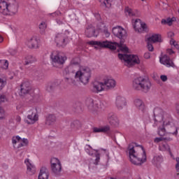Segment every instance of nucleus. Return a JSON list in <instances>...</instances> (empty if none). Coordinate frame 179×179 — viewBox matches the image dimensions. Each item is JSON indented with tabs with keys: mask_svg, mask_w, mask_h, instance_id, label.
<instances>
[{
	"mask_svg": "<svg viewBox=\"0 0 179 179\" xmlns=\"http://www.w3.org/2000/svg\"><path fill=\"white\" fill-rule=\"evenodd\" d=\"M154 114L155 115L154 127H157V134L159 136H177L178 135V127L170 115L159 108L154 110Z\"/></svg>",
	"mask_w": 179,
	"mask_h": 179,
	"instance_id": "f257e3e1",
	"label": "nucleus"
},
{
	"mask_svg": "<svg viewBox=\"0 0 179 179\" xmlns=\"http://www.w3.org/2000/svg\"><path fill=\"white\" fill-rule=\"evenodd\" d=\"M112 34L115 37H117V38H120V40H122L120 43L115 42L113 43L108 41H88L87 44L92 45L94 48H109L110 50H116L117 47L119 52H129V49L127 47V45L124 44V41H122V40H125L128 36L127 30L124 29V27L117 25L112 28Z\"/></svg>",
	"mask_w": 179,
	"mask_h": 179,
	"instance_id": "f03ea898",
	"label": "nucleus"
},
{
	"mask_svg": "<svg viewBox=\"0 0 179 179\" xmlns=\"http://www.w3.org/2000/svg\"><path fill=\"white\" fill-rule=\"evenodd\" d=\"M130 162L133 164L138 166L143 164L146 162V152L142 145H135L131 144L128 148Z\"/></svg>",
	"mask_w": 179,
	"mask_h": 179,
	"instance_id": "7ed1b4c3",
	"label": "nucleus"
},
{
	"mask_svg": "<svg viewBox=\"0 0 179 179\" xmlns=\"http://www.w3.org/2000/svg\"><path fill=\"white\" fill-rule=\"evenodd\" d=\"M19 9L17 2L13 0H1L0 1V13L3 15H16Z\"/></svg>",
	"mask_w": 179,
	"mask_h": 179,
	"instance_id": "20e7f679",
	"label": "nucleus"
},
{
	"mask_svg": "<svg viewBox=\"0 0 179 179\" xmlns=\"http://www.w3.org/2000/svg\"><path fill=\"white\" fill-rule=\"evenodd\" d=\"M74 78L83 85H87L92 79V69L87 66H80L76 72Z\"/></svg>",
	"mask_w": 179,
	"mask_h": 179,
	"instance_id": "39448f33",
	"label": "nucleus"
},
{
	"mask_svg": "<svg viewBox=\"0 0 179 179\" xmlns=\"http://www.w3.org/2000/svg\"><path fill=\"white\" fill-rule=\"evenodd\" d=\"M118 58L126 66H134L141 64V59L136 55H129L127 53H119Z\"/></svg>",
	"mask_w": 179,
	"mask_h": 179,
	"instance_id": "423d86ee",
	"label": "nucleus"
},
{
	"mask_svg": "<svg viewBox=\"0 0 179 179\" xmlns=\"http://www.w3.org/2000/svg\"><path fill=\"white\" fill-rule=\"evenodd\" d=\"M132 86L136 90L149 92L150 87H152V83L149 80L143 77H138L133 80Z\"/></svg>",
	"mask_w": 179,
	"mask_h": 179,
	"instance_id": "0eeeda50",
	"label": "nucleus"
},
{
	"mask_svg": "<svg viewBox=\"0 0 179 179\" xmlns=\"http://www.w3.org/2000/svg\"><path fill=\"white\" fill-rule=\"evenodd\" d=\"M85 106L91 111H100L104 109V103L101 101L93 98L86 99Z\"/></svg>",
	"mask_w": 179,
	"mask_h": 179,
	"instance_id": "6e6552de",
	"label": "nucleus"
},
{
	"mask_svg": "<svg viewBox=\"0 0 179 179\" xmlns=\"http://www.w3.org/2000/svg\"><path fill=\"white\" fill-rule=\"evenodd\" d=\"M11 143L15 150H20L21 148L29 145V140L20 136H14L11 138Z\"/></svg>",
	"mask_w": 179,
	"mask_h": 179,
	"instance_id": "1a4fd4ad",
	"label": "nucleus"
},
{
	"mask_svg": "<svg viewBox=\"0 0 179 179\" xmlns=\"http://www.w3.org/2000/svg\"><path fill=\"white\" fill-rule=\"evenodd\" d=\"M50 59L52 64H58L59 65H64V63L66 62L68 57L63 52L58 51H53L50 54Z\"/></svg>",
	"mask_w": 179,
	"mask_h": 179,
	"instance_id": "9d476101",
	"label": "nucleus"
},
{
	"mask_svg": "<svg viewBox=\"0 0 179 179\" xmlns=\"http://www.w3.org/2000/svg\"><path fill=\"white\" fill-rule=\"evenodd\" d=\"M37 121H38V111L37 110V108H31L28 111L25 122L29 125H33V124H36Z\"/></svg>",
	"mask_w": 179,
	"mask_h": 179,
	"instance_id": "9b49d317",
	"label": "nucleus"
},
{
	"mask_svg": "<svg viewBox=\"0 0 179 179\" xmlns=\"http://www.w3.org/2000/svg\"><path fill=\"white\" fill-rule=\"evenodd\" d=\"M131 24L135 30L138 33H143V31H148L149 28L146 23L142 22L140 19H133L131 20Z\"/></svg>",
	"mask_w": 179,
	"mask_h": 179,
	"instance_id": "f8f14e48",
	"label": "nucleus"
},
{
	"mask_svg": "<svg viewBox=\"0 0 179 179\" xmlns=\"http://www.w3.org/2000/svg\"><path fill=\"white\" fill-rule=\"evenodd\" d=\"M68 36H69V31L66 30L64 34H57L55 36V41L60 47L65 46L68 44Z\"/></svg>",
	"mask_w": 179,
	"mask_h": 179,
	"instance_id": "ddd939ff",
	"label": "nucleus"
},
{
	"mask_svg": "<svg viewBox=\"0 0 179 179\" xmlns=\"http://www.w3.org/2000/svg\"><path fill=\"white\" fill-rule=\"evenodd\" d=\"M50 167L52 173L56 176H58L62 170V165L61 164V161L58 158L52 157L50 159Z\"/></svg>",
	"mask_w": 179,
	"mask_h": 179,
	"instance_id": "4468645a",
	"label": "nucleus"
},
{
	"mask_svg": "<svg viewBox=\"0 0 179 179\" xmlns=\"http://www.w3.org/2000/svg\"><path fill=\"white\" fill-rule=\"evenodd\" d=\"M25 44L28 48L37 50L40 48V38L37 36H32L27 40Z\"/></svg>",
	"mask_w": 179,
	"mask_h": 179,
	"instance_id": "2eb2a0df",
	"label": "nucleus"
},
{
	"mask_svg": "<svg viewBox=\"0 0 179 179\" xmlns=\"http://www.w3.org/2000/svg\"><path fill=\"white\" fill-rule=\"evenodd\" d=\"M103 85L105 86L106 89L108 90H111V89H114L115 86H117V81L110 76H106L103 79Z\"/></svg>",
	"mask_w": 179,
	"mask_h": 179,
	"instance_id": "dca6fc26",
	"label": "nucleus"
},
{
	"mask_svg": "<svg viewBox=\"0 0 179 179\" xmlns=\"http://www.w3.org/2000/svg\"><path fill=\"white\" fill-rule=\"evenodd\" d=\"M85 152L87 155H90V156H95V162L94 164L95 165L99 164V162H100V153H99L98 150H94L90 145H86Z\"/></svg>",
	"mask_w": 179,
	"mask_h": 179,
	"instance_id": "f3484780",
	"label": "nucleus"
},
{
	"mask_svg": "<svg viewBox=\"0 0 179 179\" xmlns=\"http://www.w3.org/2000/svg\"><path fill=\"white\" fill-rule=\"evenodd\" d=\"M85 33L87 37H97L100 31H99V29H97V25L96 29L92 24H90L86 27Z\"/></svg>",
	"mask_w": 179,
	"mask_h": 179,
	"instance_id": "a211bd4d",
	"label": "nucleus"
},
{
	"mask_svg": "<svg viewBox=\"0 0 179 179\" xmlns=\"http://www.w3.org/2000/svg\"><path fill=\"white\" fill-rule=\"evenodd\" d=\"M24 164L27 166V174L29 176H34L36 174V166L33 164V162L29 158L25 159Z\"/></svg>",
	"mask_w": 179,
	"mask_h": 179,
	"instance_id": "6ab92c4d",
	"label": "nucleus"
},
{
	"mask_svg": "<svg viewBox=\"0 0 179 179\" xmlns=\"http://www.w3.org/2000/svg\"><path fill=\"white\" fill-rule=\"evenodd\" d=\"M31 92V84L29 82H23L20 85V96H24V94H29Z\"/></svg>",
	"mask_w": 179,
	"mask_h": 179,
	"instance_id": "aec40b11",
	"label": "nucleus"
},
{
	"mask_svg": "<svg viewBox=\"0 0 179 179\" xmlns=\"http://www.w3.org/2000/svg\"><path fill=\"white\" fill-rule=\"evenodd\" d=\"M115 106L118 110H122L127 107V99L125 97L119 95L115 99Z\"/></svg>",
	"mask_w": 179,
	"mask_h": 179,
	"instance_id": "412c9836",
	"label": "nucleus"
},
{
	"mask_svg": "<svg viewBox=\"0 0 179 179\" xmlns=\"http://www.w3.org/2000/svg\"><path fill=\"white\" fill-rule=\"evenodd\" d=\"M106 87L104 86L103 82H99L98 80H94L92 83V90L95 93H100V92H104Z\"/></svg>",
	"mask_w": 179,
	"mask_h": 179,
	"instance_id": "4be33fe9",
	"label": "nucleus"
},
{
	"mask_svg": "<svg viewBox=\"0 0 179 179\" xmlns=\"http://www.w3.org/2000/svg\"><path fill=\"white\" fill-rule=\"evenodd\" d=\"M164 162V157L162 155H156L154 156L152 159V164L157 167V169H160L162 167V164Z\"/></svg>",
	"mask_w": 179,
	"mask_h": 179,
	"instance_id": "5701e85b",
	"label": "nucleus"
},
{
	"mask_svg": "<svg viewBox=\"0 0 179 179\" xmlns=\"http://www.w3.org/2000/svg\"><path fill=\"white\" fill-rule=\"evenodd\" d=\"M97 29H99V31L100 33H103V36L105 37L108 38L111 34H110V31H108V27L104 22H99L97 23Z\"/></svg>",
	"mask_w": 179,
	"mask_h": 179,
	"instance_id": "b1692460",
	"label": "nucleus"
},
{
	"mask_svg": "<svg viewBox=\"0 0 179 179\" xmlns=\"http://www.w3.org/2000/svg\"><path fill=\"white\" fill-rule=\"evenodd\" d=\"M160 63L162 64V65H164L167 68L174 66V63L171 59H170V57H169L167 55H164L159 59Z\"/></svg>",
	"mask_w": 179,
	"mask_h": 179,
	"instance_id": "393cba45",
	"label": "nucleus"
},
{
	"mask_svg": "<svg viewBox=\"0 0 179 179\" xmlns=\"http://www.w3.org/2000/svg\"><path fill=\"white\" fill-rule=\"evenodd\" d=\"M134 106L141 113H146L147 109L146 106H145V103L143 101L140 99H136L134 101Z\"/></svg>",
	"mask_w": 179,
	"mask_h": 179,
	"instance_id": "a878e982",
	"label": "nucleus"
},
{
	"mask_svg": "<svg viewBox=\"0 0 179 179\" xmlns=\"http://www.w3.org/2000/svg\"><path fill=\"white\" fill-rule=\"evenodd\" d=\"M147 41L148 43H162L163 39L162 38V35L159 34H152L147 38Z\"/></svg>",
	"mask_w": 179,
	"mask_h": 179,
	"instance_id": "bb28decb",
	"label": "nucleus"
},
{
	"mask_svg": "<svg viewBox=\"0 0 179 179\" xmlns=\"http://www.w3.org/2000/svg\"><path fill=\"white\" fill-rule=\"evenodd\" d=\"M50 178V173L45 168H41L38 173V179H48Z\"/></svg>",
	"mask_w": 179,
	"mask_h": 179,
	"instance_id": "cd10ccee",
	"label": "nucleus"
},
{
	"mask_svg": "<svg viewBox=\"0 0 179 179\" xmlns=\"http://www.w3.org/2000/svg\"><path fill=\"white\" fill-rule=\"evenodd\" d=\"M177 22V17H172L166 19H163L161 22L162 24H168V26H173L174 22Z\"/></svg>",
	"mask_w": 179,
	"mask_h": 179,
	"instance_id": "c85d7f7f",
	"label": "nucleus"
},
{
	"mask_svg": "<svg viewBox=\"0 0 179 179\" xmlns=\"http://www.w3.org/2000/svg\"><path fill=\"white\" fill-rule=\"evenodd\" d=\"M159 150L162 152H169L171 157H174V155L173 153H171V151L170 150V146L168 144H163L159 145Z\"/></svg>",
	"mask_w": 179,
	"mask_h": 179,
	"instance_id": "c756f323",
	"label": "nucleus"
},
{
	"mask_svg": "<svg viewBox=\"0 0 179 179\" xmlns=\"http://www.w3.org/2000/svg\"><path fill=\"white\" fill-rule=\"evenodd\" d=\"M108 120L109 124L111 125H117L118 124V118L116 117L114 115H109L108 117Z\"/></svg>",
	"mask_w": 179,
	"mask_h": 179,
	"instance_id": "7c9ffc66",
	"label": "nucleus"
},
{
	"mask_svg": "<svg viewBox=\"0 0 179 179\" xmlns=\"http://www.w3.org/2000/svg\"><path fill=\"white\" fill-rule=\"evenodd\" d=\"M113 1L114 0H99V2H100L101 5L104 8L110 9V8H111V5H113Z\"/></svg>",
	"mask_w": 179,
	"mask_h": 179,
	"instance_id": "2f4dec72",
	"label": "nucleus"
},
{
	"mask_svg": "<svg viewBox=\"0 0 179 179\" xmlns=\"http://www.w3.org/2000/svg\"><path fill=\"white\" fill-rule=\"evenodd\" d=\"M55 121H57V117H55V115H48L46 117L45 124H47V125H51V124H54Z\"/></svg>",
	"mask_w": 179,
	"mask_h": 179,
	"instance_id": "473e14b6",
	"label": "nucleus"
},
{
	"mask_svg": "<svg viewBox=\"0 0 179 179\" xmlns=\"http://www.w3.org/2000/svg\"><path fill=\"white\" fill-rule=\"evenodd\" d=\"M80 63V59L79 57H75L71 61V65L65 69L66 72H68L69 69L72 68V65H79Z\"/></svg>",
	"mask_w": 179,
	"mask_h": 179,
	"instance_id": "72a5a7b5",
	"label": "nucleus"
},
{
	"mask_svg": "<svg viewBox=\"0 0 179 179\" xmlns=\"http://www.w3.org/2000/svg\"><path fill=\"white\" fill-rule=\"evenodd\" d=\"M0 68L6 70L9 68V62L7 59H0Z\"/></svg>",
	"mask_w": 179,
	"mask_h": 179,
	"instance_id": "f704fd0d",
	"label": "nucleus"
},
{
	"mask_svg": "<svg viewBox=\"0 0 179 179\" xmlns=\"http://www.w3.org/2000/svg\"><path fill=\"white\" fill-rule=\"evenodd\" d=\"M124 13L127 16H135V12L129 7H126L124 9Z\"/></svg>",
	"mask_w": 179,
	"mask_h": 179,
	"instance_id": "c9c22d12",
	"label": "nucleus"
},
{
	"mask_svg": "<svg viewBox=\"0 0 179 179\" xmlns=\"http://www.w3.org/2000/svg\"><path fill=\"white\" fill-rule=\"evenodd\" d=\"M5 118H6V111H5L3 108L0 106V121H3Z\"/></svg>",
	"mask_w": 179,
	"mask_h": 179,
	"instance_id": "e433bc0d",
	"label": "nucleus"
},
{
	"mask_svg": "<svg viewBox=\"0 0 179 179\" xmlns=\"http://www.w3.org/2000/svg\"><path fill=\"white\" fill-rule=\"evenodd\" d=\"M39 29L41 33H44V31L47 29V22L42 21L39 24Z\"/></svg>",
	"mask_w": 179,
	"mask_h": 179,
	"instance_id": "4c0bfd02",
	"label": "nucleus"
},
{
	"mask_svg": "<svg viewBox=\"0 0 179 179\" xmlns=\"http://www.w3.org/2000/svg\"><path fill=\"white\" fill-rule=\"evenodd\" d=\"M172 159H173V160H176V164L175 165V169H176L177 173H179V157H177L175 158L173 156V157H172Z\"/></svg>",
	"mask_w": 179,
	"mask_h": 179,
	"instance_id": "58836bf2",
	"label": "nucleus"
},
{
	"mask_svg": "<svg viewBox=\"0 0 179 179\" xmlns=\"http://www.w3.org/2000/svg\"><path fill=\"white\" fill-rule=\"evenodd\" d=\"M170 45H173V47H175V48H176V50H178V51H179V45H178V43H177V41H176V40L171 39Z\"/></svg>",
	"mask_w": 179,
	"mask_h": 179,
	"instance_id": "ea45409f",
	"label": "nucleus"
},
{
	"mask_svg": "<svg viewBox=\"0 0 179 179\" xmlns=\"http://www.w3.org/2000/svg\"><path fill=\"white\" fill-rule=\"evenodd\" d=\"M101 128L102 129V132L103 133L110 132V128L108 125L101 126Z\"/></svg>",
	"mask_w": 179,
	"mask_h": 179,
	"instance_id": "a19ab883",
	"label": "nucleus"
},
{
	"mask_svg": "<svg viewBox=\"0 0 179 179\" xmlns=\"http://www.w3.org/2000/svg\"><path fill=\"white\" fill-rule=\"evenodd\" d=\"M147 48L148 51H150V52H153V51L155 50V48H153V45H152L149 41H148Z\"/></svg>",
	"mask_w": 179,
	"mask_h": 179,
	"instance_id": "79ce46f5",
	"label": "nucleus"
},
{
	"mask_svg": "<svg viewBox=\"0 0 179 179\" xmlns=\"http://www.w3.org/2000/svg\"><path fill=\"white\" fill-rule=\"evenodd\" d=\"M5 85H6V83L2 78H0V90L3 89Z\"/></svg>",
	"mask_w": 179,
	"mask_h": 179,
	"instance_id": "37998d69",
	"label": "nucleus"
},
{
	"mask_svg": "<svg viewBox=\"0 0 179 179\" xmlns=\"http://www.w3.org/2000/svg\"><path fill=\"white\" fill-rule=\"evenodd\" d=\"M92 129H93V132H95V133L103 132L101 129V127H94Z\"/></svg>",
	"mask_w": 179,
	"mask_h": 179,
	"instance_id": "c03bdc74",
	"label": "nucleus"
},
{
	"mask_svg": "<svg viewBox=\"0 0 179 179\" xmlns=\"http://www.w3.org/2000/svg\"><path fill=\"white\" fill-rule=\"evenodd\" d=\"M143 57L145 59H150V52H146L144 53Z\"/></svg>",
	"mask_w": 179,
	"mask_h": 179,
	"instance_id": "a18cd8bd",
	"label": "nucleus"
},
{
	"mask_svg": "<svg viewBox=\"0 0 179 179\" xmlns=\"http://www.w3.org/2000/svg\"><path fill=\"white\" fill-rule=\"evenodd\" d=\"M163 141V137H157L154 139L155 143H159V142H162Z\"/></svg>",
	"mask_w": 179,
	"mask_h": 179,
	"instance_id": "49530a36",
	"label": "nucleus"
},
{
	"mask_svg": "<svg viewBox=\"0 0 179 179\" xmlns=\"http://www.w3.org/2000/svg\"><path fill=\"white\" fill-rule=\"evenodd\" d=\"M5 101H6L5 95H0V103H5Z\"/></svg>",
	"mask_w": 179,
	"mask_h": 179,
	"instance_id": "de8ad7c7",
	"label": "nucleus"
},
{
	"mask_svg": "<svg viewBox=\"0 0 179 179\" xmlns=\"http://www.w3.org/2000/svg\"><path fill=\"white\" fill-rule=\"evenodd\" d=\"M160 79H161V80H162V82H166V80H167V76L162 75L160 76Z\"/></svg>",
	"mask_w": 179,
	"mask_h": 179,
	"instance_id": "09e8293b",
	"label": "nucleus"
},
{
	"mask_svg": "<svg viewBox=\"0 0 179 179\" xmlns=\"http://www.w3.org/2000/svg\"><path fill=\"white\" fill-rule=\"evenodd\" d=\"M59 15H61V13L59 11H57L52 13V16H53V17H57V16H59Z\"/></svg>",
	"mask_w": 179,
	"mask_h": 179,
	"instance_id": "8fccbe9b",
	"label": "nucleus"
},
{
	"mask_svg": "<svg viewBox=\"0 0 179 179\" xmlns=\"http://www.w3.org/2000/svg\"><path fill=\"white\" fill-rule=\"evenodd\" d=\"M168 37H169L171 38V37H174V32H173V31L168 32Z\"/></svg>",
	"mask_w": 179,
	"mask_h": 179,
	"instance_id": "3c124183",
	"label": "nucleus"
},
{
	"mask_svg": "<svg viewBox=\"0 0 179 179\" xmlns=\"http://www.w3.org/2000/svg\"><path fill=\"white\" fill-rule=\"evenodd\" d=\"M167 53L169 54L170 55H172V54H174V52H173V49H168Z\"/></svg>",
	"mask_w": 179,
	"mask_h": 179,
	"instance_id": "603ef678",
	"label": "nucleus"
},
{
	"mask_svg": "<svg viewBox=\"0 0 179 179\" xmlns=\"http://www.w3.org/2000/svg\"><path fill=\"white\" fill-rule=\"evenodd\" d=\"M95 17H96V19H98V20H100L101 17H100V14L96 13L94 15Z\"/></svg>",
	"mask_w": 179,
	"mask_h": 179,
	"instance_id": "864d4df0",
	"label": "nucleus"
},
{
	"mask_svg": "<svg viewBox=\"0 0 179 179\" xmlns=\"http://www.w3.org/2000/svg\"><path fill=\"white\" fill-rule=\"evenodd\" d=\"M22 118L20 117V116H17L16 117V121L17 122H20Z\"/></svg>",
	"mask_w": 179,
	"mask_h": 179,
	"instance_id": "5fc2aeb1",
	"label": "nucleus"
},
{
	"mask_svg": "<svg viewBox=\"0 0 179 179\" xmlns=\"http://www.w3.org/2000/svg\"><path fill=\"white\" fill-rule=\"evenodd\" d=\"M11 29L13 30V31H16V30H17V27H16L15 26H12Z\"/></svg>",
	"mask_w": 179,
	"mask_h": 179,
	"instance_id": "6e6d98bb",
	"label": "nucleus"
},
{
	"mask_svg": "<svg viewBox=\"0 0 179 179\" xmlns=\"http://www.w3.org/2000/svg\"><path fill=\"white\" fill-rule=\"evenodd\" d=\"M66 80L69 83H71V82H72V79L69 78H66Z\"/></svg>",
	"mask_w": 179,
	"mask_h": 179,
	"instance_id": "4d7b16f0",
	"label": "nucleus"
},
{
	"mask_svg": "<svg viewBox=\"0 0 179 179\" xmlns=\"http://www.w3.org/2000/svg\"><path fill=\"white\" fill-rule=\"evenodd\" d=\"M2 41H3V37L0 35V43H2Z\"/></svg>",
	"mask_w": 179,
	"mask_h": 179,
	"instance_id": "13d9d810",
	"label": "nucleus"
},
{
	"mask_svg": "<svg viewBox=\"0 0 179 179\" xmlns=\"http://www.w3.org/2000/svg\"><path fill=\"white\" fill-rule=\"evenodd\" d=\"M20 108H22V106H17V110H20Z\"/></svg>",
	"mask_w": 179,
	"mask_h": 179,
	"instance_id": "bf43d9fd",
	"label": "nucleus"
},
{
	"mask_svg": "<svg viewBox=\"0 0 179 179\" xmlns=\"http://www.w3.org/2000/svg\"><path fill=\"white\" fill-rule=\"evenodd\" d=\"M57 24H62V21H57Z\"/></svg>",
	"mask_w": 179,
	"mask_h": 179,
	"instance_id": "052dcab7",
	"label": "nucleus"
},
{
	"mask_svg": "<svg viewBox=\"0 0 179 179\" xmlns=\"http://www.w3.org/2000/svg\"><path fill=\"white\" fill-rule=\"evenodd\" d=\"M141 1H145V0H141Z\"/></svg>",
	"mask_w": 179,
	"mask_h": 179,
	"instance_id": "680f3d73",
	"label": "nucleus"
}]
</instances>
